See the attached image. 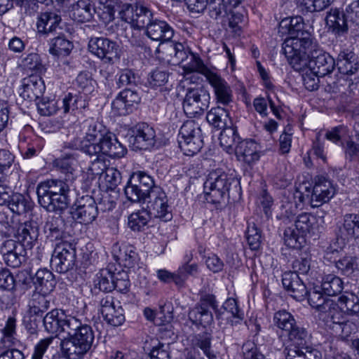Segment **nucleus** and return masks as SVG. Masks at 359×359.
Returning a JSON list of instances; mask_svg holds the SVG:
<instances>
[{"label":"nucleus","instance_id":"774afa93","mask_svg":"<svg viewBox=\"0 0 359 359\" xmlns=\"http://www.w3.org/2000/svg\"><path fill=\"white\" fill-rule=\"evenodd\" d=\"M169 74L166 71L155 69L148 77V83L150 86L160 87L165 85L168 81Z\"/></svg>","mask_w":359,"mask_h":359},{"label":"nucleus","instance_id":"69168bd1","mask_svg":"<svg viewBox=\"0 0 359 359\" xmlns=\"http://www.w3.org/2000/svg\"><path fill=\"white\" fill-rule=\"evenodd\" d=\"M16 280L11 271L3 268L0 270V289L13 291L15 289Z\"/></svg>","mask_w":359,"mask_h":359},{"label":"nucleus","instance_id":"7ed1b4c3","mask_svg":"<svg viewBox=\"0 0 359 359\" xmlns=\"http://www.w3.org/2000/svg\"><path fill=\"white\" fill-rule=\"evenodd\" d=\"M240 182L233 176L219 170L210 172L204 183V193L208 203H221L224 197L230 196L231 192H238Z\"/></svg>","mask_w":359,"mask_h":359},{"label":"nucleus","instance_id":"423d86ee","mask_svg":"<svg viewBox=\"0 0 359 359\" xmlns=\"http://www.w3.org/2000/svg\"><path fill=\"white\" fill-rule=\"evenodd\" d=\"M295 229L290 227L284 231L285 244L290 248L299 249L304 242V236L313 232L318 226L316 216L309 212H302L297 215L294 221Z\"/></svg>","mask_w":359,"mask_h":359},{"label":"nucleus","instance_id":"ddd939ff","mask_svg":"<svg viewBox=\"0 0 359 359\" xmlns=\"http://www.w3.org/2000/svg\"><path fill=\"white\" fill-rule=\"evenodd\" d=\"M88 155L108 156L113 158H120L127 152L126 148L117 140L114 134L107 132Z\"/></svg>","mask_w":359,"mask_h":359},{"label":"nucleus","instance_id":"5fc2aeb1","mask_svg":"<svg viewBox=\"0 0 359 359\" xmlns=\"http://www.w3.org/2000/svg\"><path fill=\"white\" fill-rule=\"evenodd\" d=\"M124 193L128 200L132 202L144 201L149 198V195L145 193V190L140 189L130 179L124 188Z\"/></svg>","mask_w":359,"mask_h":359},{"label":"nucleus","instance_id":"6ab92c4d","mask_svg":"<svg viewBox=\"0 0 359 359\" xmlns=\"http://www.w3.org/2000/svg\"><path fill=\"white\" fill-rule=\"evenodd\" d=\"M83 127L86 128V135L80 142L79 148L81 151L88 155L92 151L91 148L99 143L108 131L101 123L93 119L86 120Z\"/></svg>","mask_w":359,"mask_h":359},{"label":"nucleus","instance_id":"09e8293b","mask_svg":"<svg viewBox=\"0 0 359 359\" xmlns=\"http://www.w3.org/2000/svg\"><path fill=\"white\" fill-rule=\"evenodd\" d=\"M151 217L147 210H140L130 215L128 225L133 231H140L147 224Z\"/></svg>","mask_w":359,"mask_h":359},{"label":"nucleus","instance_id":"a18cd8bd","mask_svg":"<svg viewBox=\"0 0 359 359\" xmlns=\"http://www.w3.org/2000/svg\"><path fill=\"white\" fill-rule=\"evenodd\" d=\"M189 320L196 325L205 327L213 322V316L209 309L195 306L189 312Z\"/></svg>","mask_w":359,"mask_h":359},{"label":"nucleus","instance_id":"f704fd0d","mask_svg":"<svg viewBox=\"0 0 359 359\" xmlns=\"http://www.w3.org/2000/svg\"><path fill=\"white\" fill-rule=\"evenodd\" d=\"M128 42L133 47L140 49L146 57H151L153 55L154 49L150 44V41L148 37L143 36L138 29L131 30V32H128L126 34Z\"/></svg>","mask_w":359,"mask_h":359},{"label":"nucleus","instance_id":"58836bf2","mask_svg":"<svg viewBox=\"0 0 359 359\" xmlns=\"http://www.w3.org/2000/svg\"><path fill=\"white\" fill-rule=\"evenodd\" d=\"M79 154L76 152L66 154L53 161V165L64 173L73 174L79 167Z\"/></svg>","mask_w":359,"mask_h":359},{"label":"nucleus","instance_id":"b1692460","mask_svg":"<svg viewBox=\"0 0 359 359\" xmlns=\"http://www.w3.org/2000/svg\"><path fill=\"white\" fill-rule=\"evenodd\" d=\"M62 18L60 15L53 11L41 13L38 17L36 28L41 36L60 34L62 30L59 25Z\"/></svg>","mask_w":359,"mask_h":359},{"label":"nucleus","instance_id":"f3484780","mask_svg":"<svg viewBox=\"0 0 359 359\" xmlns=\"http://www.w3.org/2000/svg\"><path fill=\"white\" fill-rule=\"evenodd\" d=\"M213 89L217 103L227 106L233 101V90L229 83L215 70H212L205 77Z\"/></svg>","mask_w":359,"mask_h":359},{"label":"nucleus","instance_id":"37998d69","mask_svg":"<svg viewBox=\"0 0 359 359\" xmlns=\"http://www.w3.org/2000/svg\"><path fill=\"white\" fill-rule=\"evenodd\" d=\"M63 220L61 217H49L44 226L46 237L51 241H57L62 238Z\"/></svg>","mask_w":359,"mask_h":359},{"label":"nucleus","instance_id":"393cba45","mask_svg":"<svg viewBox=\"0 0 359 359\" xmlns=\"http://www.w3.org/2000/svg\"><path fill=\"white\" fill-rule=\"evenodd\" d=\"M235 154L239 161L251 164L258 161L260 156L257 143L252 140L239 142L234 147Z\"/></svg>","mask_w":359,"mask_h":359},{"label":"nucleus","instance_id":"e2e57ef3","mask_svg":"<svg viewBox=\"0 0 359 359\" xmlns=\"http://www.w3.org/2000/svg\"><path fill=\"white\" fill-rule=\"evenodd\" d=\"M107 187L114 190L121 182V172L114 167H109L102 175Z\"/></svg>","mask_w":359,"mask_h":359},{"label":"nucleus","instance_id":"de8ad7c7","mask_svg":"<svg viewBox=\"0 0 359 359\" xmlns=\"http://www.w3.org/2000/svg\"><path fill=\"white\" fill-rule=\"evenodd\" d=\"M335 266L338 271L343 276L351 277L358 271L356 258L351 256H346L335 261Z\"/></svg>","mask_w":359,"mask_h":359},{"label":"nucleus","instance_id":"dca6fc26","mask_svg":"<svg viewBox=\"0 0 359 359\" xmlns=\"http://www.w3.org/2000/svg\"><path fill=\"white\" fill-rule=\"evenodd\" d=\"M0 253L6 265L17 268L25 261L24 245L13 239L4 240L0 246Z\"/></svg>","mask_w":359,"mask_h":359},{"label":"nucleus","instance_id":"0eeeda50","mask_svg":"<svg viewBox=\"0 0 359 359\" xmlns=\"http://www.w3.org/2000/svg\"><path fill=\"white\" fill-rule=\"evenodd\" d=\"M178 142L185 155L197 154L203 147V135L198 123L193 120L185 121L180 129Z\"/></svg>","mask_w":359,"mask_h":359},{"label":"nucleus","instance_id":"7c9ffc66","mask_svg":"<svg viewBox=\"0 0 359 359\" xmlns=\"http://www.w3.org/2000/svg\"><path fill=\"white\" fill-rule=\"evenodd\" d=\"M50 294L34 292L29 302V313L43 317V313L50 308Z\"/></svg>","mask_w":359,"mask_h":359},{"label":"nucleus","instance_id":"13d9d810","mask_svg":"<svg viewBox=\"0 0 359 359\" xmlns=\"http://www.w3.org/2000/svg\"><path fill=\"white\" fill-rule=\"evenodd\" d=\"M223 308L232 315L233 319L231 320L232 325L239 324L243 320V313L239 309L235 299H227L223 304Z\"/></svg>","mask_w":359,"mask_h":359},{"label":"nucleus","instance_id":"5701e85b","mask_svg":"<svg viewBox=\"0 0 359 359\" xmlns=\"http://www.w3.org/2000/svg\"><path fill=\"white\" fill-rule=\"evenodd\" d=\"M45 89L42 79L38 75L32 74L22 79L20 96L29 101H36L42 97Z\"/></svg>","mask_w":359,"mask_h":359},{"label":"nucleus","instance_id":"a19ab883","mask_svg":"<svg viewBox=\"0 0 359 359\" xmlns=\"http://www.w3.org/2000/svg\"><path fill=\"white\" fill-rule=\"evenodd\" d=\"M211 341L212 337L208 333L196 334L191 340L193 349L200 348L208 359H218L217 355L211 348Z\"/></svg>","mask_w":359,"mask_h":359},{"label":"nucleus","instance_id":"e433bc0d","mask_svg":"<svg viewBox=\"0 0 359 359\" xmlns=\"http://www.w3.org/2000/svg\"><path fill=\"white\" fill-rule=\"evenodd\" d=\"M6 206L13 213L19 215L28 212L32 208L31 200L20 193L12 191Z\"/></svg>","mask_w":359,"mask_h":359},{"label":"nucleus","instance_id":"f03ea898","mask_svg":"<svg viewBox=\"0 0 359 359\" xmlns=\"http://www.w3.org/2000/svg\"><path fill=\"white\" fill-rule=\"evenodd\" d=\"M70 187L67 181L49 180L37 186L39 203L48 212L61 213L70 204Z\"/></svg>","mask_w":359,"mask_h":359},{"label":"nucleus","instance_id":"72a5a7b5","mask_svg":"<svg viewBox=\"0 0 359 359\" xmlns=\"http://www.w3.org/2000/svg\"><path fill=\"white\" fill-rule=\"evenodd\" d=\"M57 36L50 39L49 42V53L55 56L65 57L68 55L72 48V43L60 32Z\"/></svg>","mask_w":359,"mask_h":359},{"label":"nucleus","instance_id":"2eb2a0df","mask_svg":"<svg viewBox=\"0 0 359 359\" xmlns=\"http://www.w3.org/2000/svg\"><path fill=\"white\" fill-rule=\"evenodd\" d=\"M74 207L73 217L79 223L90 224L97 217L99 208L95 199L90 196L86 195L78 198Z\"/></svg>","mask_w":359,"mask_h":359},{"label":"nucleus","instance_id":"a211bd4d","mask_svg":"<svg viewBox=\"0 0 359 359\" xmlns=\"http://www.w3.org/2000/svg\"><path fill=\"white\" fill-rule=\"evenodd\" d=\"M130 142L135 149H149L156 143V132L146 123H137L132 130Z\"/></svg>","mask_w":359,"mask_h":359},{"label":"nucleus","instance_id":"9b49d317","mask_svg":"<svg viewBox=\"0 0 359 359\" xmlns=\"http://www.w3.org/2000/svg\"><path fill=\"white\" fill-rule=\"evenodd\" d=\"M306 297L309 305L319 312L324 320L332 318L339 322L341 314L337 311L338 307L333 299L324 296L317 288L308 291Z\"/></svg>","mask_w":359,"mask_h":359},{"label":"nucleus","instance_id":"9d476101","mask_svg":"<svg viewBox=\"0 0 359 359\" xmlns=\"http://www.w3.org/2000/svg\"><path fill=\"white\" fill-rule=\"evenodd\" d=\"M76 263V250L67 242L56 244L50 259V264L60 273H65L72 269Z\"/></svg>","mask_w":359,"mask_h":359},{"label":"nucleus","instance_id":"49530a36","mask_svg":"<svg viewBox=\"0 0 359 359\" xmlns=\"http://www.w3.org/2000/svg\"><path fill=\"white\" fill-rule=\"evenodd\" d=\"M114 276L115 274L109 269H101L96 276L95 286L105 292L113 291Z\"/></svg>","mask_w":359,"mask_h":359},{"label":"nucleus","instance_id":"aec40b11","mask_svg":"<svg viewBox=\"0 0 359 359\" xmlns=\"http://www.w3.org/2000/svg\"><path fill=\"white\" fill-rule=\"evenodd\" d=\"M335 193V188L330 181L323 177H318L310 196L311 206L319 207L329 202Z\"/></svg>","mask_w":359,"mask_h":359},{"label":"nucleus","instance_id":"a878e982","mask_svg":"<svg viewBox=\"0 0 359 359\" xmlns=\"http://www.w3.org/2000/svg\"><path fill=\"white\" fill-rule=\"evenodd\" d=\"M326 25L336 35L340 36L348 31V21L345 12L339 8L331 9L325 18Z\"/></svg>","mask_w":359,"mask_h":359},{"label":"nucleus","instance_id":"3c124183","mask_svg":"<svg viewBox=\"0 0 359 359\" xmlns=\"http://www.w3.org/2000/svg\"><path fill=\"white\" fill-rule=\"evenodd\" d=\"M130 180L140 189L145 190V193L149 195V196L151 195V191L158 189V187H154V182L152 177L142 171L134 172Z\"/></svg>","mask_w":359,"mask_h":359},{"label":"nucleus","instance_id":"ea45409f","mask_svg":"<svg viewBox=\"0 0 359 359\" xmlns=\"http://www.w3.org/2000/svg\"><path fill=\"white\" fill-rule=\"evenodd\" d=\"M321 289L327 296H336L342 292L344 282L339 276L328 274L323 279Z\"/></svg>","mask_w":359,"mask_h":359},{"label":"nucleus","instance_id":"603ef678","mask_svg":"<svg viewBox=\"0 0 359 359\" xmlns=\"http://www.w3.org/2000/svg\"><path fill=\"white\" fill-rule=\"evenodd\" d=\"M177 276L176 285L179 287H184L185 283L189 276H194L198 273L197 264L184 263L175 271Z\"/></svg>","mask_w":359,"mask_h":359},{"label":"nucleus","instance_id":"0e129e2a","mask_svg":"<svg viewBox=\"0 0 359 359\" xmlns=\"http://www.w3.org/2000/svg\"><path fill=\"white\" fill-rule=\"evenodd\" d=\"M84 325L80 320L74 316H65L63 318L62 332H67L69 337H72Z\"/></svg>","mask_w":359,"mask_h":359},{"label":"nucleus","instance_id":"2f4dec72","mask_svg":"<svg viewBox=\"0 0 359 359\" xmlns=\"http://www.w3.org/2000/svg\"><path fill=\"white\" fill-rule=\"evenodd\" d=\"M337 309L344 315H354L359 312V298L358 294L349 291L344 292L338 298Z\"/></svg>","mask_w":359,"mask_h":359},{"label":"nucleus","instance_id":"bf43d9fd","mask_svg":"<svg viewBox=\"0 0 359 359\" xmlns=\"http://www.w3.org/2000/svg\"><path fill=\"white\" fill-rule=\"evenodd\" d=\"M246 238L250 248L257 250L261 244V231L254 222H249L246 231Z\"/></svg>","mask_w":359,"mask_h":359},{"label":"nucleus","instance_id":"4d7b16f0","mask_svg":"<svg viewBox=\"0 0 359 359\" xmlns=\"http://www.w3.org/2000/svg\"><path fill=\"white\" fill-rule=\"evenodd\" d=\"M118 259L123 263L125 267L128 269L133 268L137 264L138 256L133 248L124 246L120 250V255Z\"/></svg>","mask_w":359,"mask_h":359},{"label":"nucleus","instance_id":"c9c22d12","mask_svg":"<svg viewBox=\"0 0 359 359\" xmlns=\"http://www.w3.org/2000/svg\"><path fill=\"white\" fill-rule=\"evenodd\" d=\"M38 235V228L32 222L20 224L17 230L18 242L24 245V248H31L32 243L36 241Z\"/></svg>","mask_w":359,"mask_h":359},{"label":"nucleus","instance_id":"f8f14e48","mask_svg":"<svg viewBox=\"0 0 359 359\" xmlns=\"http://www.w3.org/2000/svg\"><path fill=\"white\" fill-rule=\"evenodd\" d=\"M88 50L105 63L114 64L119 59L118 46L116 41L104 37H92Z\"/></svg>","mask_w":359,"mask_h":359},{"label":"nucleus","instance_id":"864d4df0","mask_svg":"<svg viewBox=\"0 0 359 359\" xmlns=\"http://www.w3.org/2000/svg\"><path fill=\"white\" fill-rule=\"evenodd\" d=\"M76 85L79 92L84 95H88L94 92L96 81L93 79L90 73L83 72L78 74L76 79Z\"/></svg>","mask_w":359,"mask_h":359},{"label":"nucleus","instance_id":"1a4fd4ad","mask_svg":"<svg viewBox=\"0 0 359 359\" xmlns=\"http://www.w3.org/2000/svg\"><path fill=\"white\" fill-rule=\"evenodd\" d=\"M210 93L203 86L189 88L183 100L184 113L190 117L201 115L210 104Z\"/></svg>","mask_w":359,"mask_h":359},{"label":"nucleus","instance_id":"c03bdc74","mask_svg":"<svg viewBox=\"0 0 359 359\" xmlns=\"http://www.w3.org/2000/svg\"><path fill=\"white\" fill-rule=\"evenodd\" d=\"M239 139L237 130L234 127L226 126L223 128L219 136L220 144L227 152L234 150L233 147L240 142Z\"/></svg>","mask_w":359,"mask_h":359},{"label":"nucleus","instance_id":"c85d7f7f","mask_svg":"<svg viewBox=\"0 0 359 359\" xmlns=\"http://www.w3.org/2000/svg\"><path fill=\"white\" fill-rule=\"evenodd\" d=\"M337 65L339 72L346 75L355 74L359 68L355 53L348 50L340 51L338 55Z\"/></svg>","mask_w":359,"mask_h":359},{"label":"nucleus","instance_id":"473e14b6","mask_svg":"<svg viewBox=\"0 0 359 359\" xmlns=\"http://www.w3.org/2000/svg\"><path fill=\"white\" fill-rule=\"evenodd\" d=\"M206 120L212 127L223 129L231 123L229 111L224 107H217L212 108L206 115Z\"/></svg>","mask_w":359,"mask_h":359},{"label":"nucleus","instance_id":"6e6552de","mask_svg":"<svg viewBox=\"0 0 359 359\" xmlns=\"http://www.w3.org/2000/svg\"><path fill=\"white\" fill-rule=\"evenodd\" d=\"M119 15L122 20L130 25L131 28L138 29H146L154 19L153 12L142 2L123 4L121 6Z\"/></svg>","mask_w":359,"mask_h":359},{"label":"nucleus","instance_id":"4c0bfd02","mask_svg":"<svg viewBox=\"0 0 359 359\" xmlns=\"http://www.w3.org/2000/svg\"><path fill=\"white\" fill-rule=\"evenodd\" d=\"M63 316L64 314L57 309H53L46 313L43 318L45 330L48 332L55 334V335L62 332Z\"/></svg>","mask_w":359,"mask_h":359},{"label":"nucleus","instance_id":"c756f323","mask_svg":"<svg viewBox=\"0 0 359 359\" xmlns=\"http://www.w3.org/2000/svg\"><path fill=\"white\" fill-rule=\"evenodd\" d=\"M34 283L36 286V290H38L37 292L46 294H50L53 291L56 285L54 275L46 269H41L36 271L34 278Z\"/></svg>","mask_w":359,"mask_h":359},{"label":"nucleus","instance_id":"8fccbe9b","mask_svg":"<svg viewBox=\"0 0 359 359\" xmlns=\"http://www.w3.org/2000/svg\"><path fill=\"white\" fill-rule=\"evenodd\" d=\"M273 324L279 329L288 332L297 324L294 316L286 310H280L274 313Z\"/></svg>","mask_w":359,"mask_h":359},{"label":"nucleus","instance_id":"20e7f679","mask_svg":"<svg viewBox=\"0 0 359 359\" xmlns=\"http://www.w3.org/2000/svg\"><path fill=\"white\" fill-rule=\"evenodd\" d=\"M94 340L92 327L84 325L72 337L61 340L62 353L67 359H81L91 349Z\"/></svg>","mask_w":359,"mask_h":359},{"label":"nucleus","instance_id":"338daca9","mask_svg":"<svg viewBox=\"0 0 359 359\" xmlns=\"http://www.w3.org/2000/svg\"><path fill=\"white\" fill-rule=\"evenodd\" d=\"M139 81V78L130 69H124L120 74L118 85L119 88H130L136 86Z\"/></svg>","mask_w":359,"mask_h":359},{"label":"nucleus","instance_id":"79ce46f5","mask_svg":"<svg viewBox=\"0 0 359 359\" xmlns=\"http://www.w3.org/2000/svg\"><path fill=\"white\" fill-rule=\"evenodd\" d=\"M183 69L187 73L198 72L207 76L212 69L205 65L201 57L192 52L189 54L187 61L183 64Z\"/></svg>","mask_w":359,"mask_h":359},{"label":"nucleus","instance_id":"cd10ccee","mask_svg":"<svg viewBox=\"0 0 359 359\" xmlns=\"http://www.w3.org/2000/svg\"><path fill=\"white\" fill-rule=\"evenodd\" d=\"M72 18L79 22L90 21L95 13V8L91 0H78L72 6Z\"/></svg>","mask_w":359,"mask_h":359},{"label":"nucleus","instance_id":"6e6d98bb","mask_svg":"<svg viewBox=\"0 0 359 359\" xmlns=\"http://www.w3.org/2000/svg\"><path fill=\"white\" fill-rule=\"evenodd\" d=\"M169 51L174 64H184L191 53V51L181 43H171Z\"/></svg>","mask_w":359,"mask_h":359},{"label":"nucleus","instance_id":"f257e3e1","mask_svg":"<svg viewBox=\"0 0 359 359\" xmlns=\"http://www.w3.org/2000/svg\"><path fill=\"white\" fill-rule=\"evenodd\" d=\"M283 53L296 71H300L309 65L315 74L323 77L334 69V58L321 50L309 34H306L302 38L285 39L283 43Z\"/></svg>","mask_w":359,"mask_h":359},{"label":"nucleus","instance_id":"052dcab7","mask_svg":"<svg viewBox=\"0 0 359 359\" xmlns=\"http://www.w3.org/2000/svg\"><path fill=\"white\" fill-rule=\"evenodd\" d=\"M207 5L209 16L214 20L224 18L227 14L224 0H211Z\"/></svg>","mask_w":359,"mask_h":359},{"label":"nucleus","instance_id":"39448f33","mask_svg":"<svg viewBox=\"0 0 359 359\" xmlns=\"http://www.w3.org/2000/svg\"><path fill=\"white\" fill-rule=\"evenodd\" d=\"M290 344L285 346L286 359H321L320 353L306 345L308 333L305 328L296 324L287 332Z\"/></svg>","mask_w":359,"mask_h":359},{"label":"nucleus","instance_id":"680f3d73","mask_svg":"<svg viewBox=\"0 0 359 359\" xmlns=\"http://www.w3.org/2000/svg\"><path fill=\"white\" fill-rule=\"evenodd\" d=\"M104 320L112 326H119L125 320L123 315V309L120 305V302H117V306L112 308L108 314L103 316Z\"/></svg>","mask_w":359,"mask_h":359},{"label":"nucleus","instance_id":"bb28decb","mask_svg":"<svg viewBox=\"0 0 359 359\" xmlns=\"http://www.w3.org/2000/svg\"><path fill=\"white\" fill-rule=\"evenodd\" d=\"M338 236L344 241H350L359 237V215L346 214L343 222L339 226Z\"/></svg>","mask_w":359,"mask_h":359},{"label":"nucleus","instance_id":"4be33fe9","mask_svg":"<svg viewBox=\"0 0 359 359\" xmlns=\"http://www.w3.org/2000/svg\"><path fill=\"white\" fill-rule=\"evenodd\" d=\"M282 283L290 295L297 301L301 302L306 297L308 290L304 281L295 272H285L283 274Z\"/></svg>","mask_w":359,"mask_h":359},{"label":"nucleus","instance_id":"4468645a","mask_svg":"<svg viewBox=\"0 0 359 359\" xmlns=\"http://www.w3.org/2000/svg\"><path fill=\"white\" fill-rule=\"evenodd\" d=\"M147 212L151 217L158 218L162 221H170L172 215L168 205V198L165 192L159 189L151 191L149 196Z\"/></svg>","mask_w":359,"mask_h":359},{"label":"nucleus","instance_id":"412c9836","mask_svg":"<svg viewBox=\"0 0 359 359\" xmlns=\"http://www.w3.org/2000/svg\"><path fill=\"white\" fill-rule=\"evenodd\" d=\"M145 34L150 41L161 43L168 41L174 36V29L165 20L153 19L145 29Z\"/></svg>","mask_w":359,"mask_h":359}]
</instances>
